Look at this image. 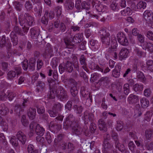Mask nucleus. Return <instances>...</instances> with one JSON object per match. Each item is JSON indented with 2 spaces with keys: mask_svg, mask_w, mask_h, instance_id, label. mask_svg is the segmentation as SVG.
<instances>
[{
  "mask_svg": "<svg viewBox=\"0 0 153 153\" xmlns=\"http://www.w3.org/2000/svg\"><path fill=\"white\" fill-rule=\"evenodd\" d=\"M79 122L78 119H75L73 114H69L65 119L63 127L65 130L71 128L73 134L79 135L82 133L83 131L82 129L79 124Z\"/></svg>",
  "mask_w": 153,
  "mask_h": 153,
  "instance_id": "obj_1",
  "label": "nucleus"
},
{
  "mask_svg": "<svg viewBox=\"0 0 153 153\" xmlns=\"http://www.w3.org/2000/svg\"><path fill=\"white\" fill-rule=\"evenodd\" d=\"M47 95L48 97L51 99L56 96L60 101L63 102L67 100L69 97L67 91L61 86H59L57 89L54 88L51 89Z\"/></svg>",
  "mask_w": 153,
  "mask_h": 153,
  "instance_id": "obj_2",
  "label": "nucleus"
},
{
  "mask_svg": "<svg viewBox=\"0 0 153 153\" xmlns=\"http://www.w3.org/2000/svg\"><path fill=\"white\" fill-rule=\"evenodd\" d=\"M19 20L20 25L29 30V26L34 23L33 17L28 13H25L24 15L21 13L19 17Z\"/></svg>",
  "mask_w": 153,
  "mask_h": 153,
  "instance_id": "obj_3",
  "label": "nucleus"
},
{
  "mask_svg": "<svg viewBox=\"0 0 153 153\" xmlns=\"http://www.w3.org/2000/svg\"><path fill=\"white\" fill-rule=\"evenodd\" d=\"M70 29V30L68 29L65 33V34L69 35L70 36L65 37L64 38V40L67 48L71 49L75 46V45L72 43L70 39L72 38L71 35L72 32L73 31L76 33L78 32L80 30V27L77 25L74 24L71 27Z\"/></svg>",
  "mask_w": 153,
  "mask_h": 153,
  "instance_id": "obj_4",
  "label": "nucleus"
},
{
  "mask_svg": "<svg viewBox=\"0 0 153 153\" xmlns=\"http://www.w3.org/2000/svg\"><path fill=\"white\" fill-rule=\"evenodd\" d=\"M99 33L101 42L107 47H108L112 44L113 41H117L114 36H111L110 33L107 32L104 29L101 30Z\"/></svg>",
  "mask_w": 153,
  "mask_h": 153,
  "instance_id": "obj_5",
  "label": "nucleus"
},
{
  "mask_svg": "<svg viewBox=\"0 0 153 153\" xmlns=\"http://www.w3.org/2000/svg\"><path fill=\"white\" fill-rule=\"evenodd\" d=\"M36 59L34 58H31L28 61L25 59L22 62L21 65L23 69L25 71H33L35 69L36 65Z\"/></svg>",
  "mask_w": 153,
  "mask_h": 153,
  "instance_id": "obj_6",
  "label": "nucleus"
},
{
  "mask_svg": "<svg viewBox=\"0 0 153 153\" xmlns=\"http://www.w3.org/2000/svg\"><path fill=\"white\" fill-rule=\"evenodd\" d=\"M59 68L60 74H62L65 71L70 73L74 70L71 62L68 61L65 63L60 64L59 65Z\"/></svg>",
  "mask_w": 153,
  "mask_h": 153,
  "instance_id": "obj_7",
  "label": "nucleus"
},
{
  "mask_svg": "<svg viewBox=\"0 0 153 153\" xmlns=\"http://www.w3.org/2000/svg\"><path fill=\"white\" fill-rule=\"evenodd\" d=\"M68 84L71 87L70 92L73 97H76L78 93V88L77 86V83L74 79H71L69 80Z\"/></svg>",
  "mask_w": 153,
  "mask_h": 153,
  "instance_id": "obj_8",
  "label": "nucleus"
},
{
  "mask_svg": "<svg viewBox=\"0 0 153 153\" xmlns=\"http://www.w3.org/2000/svg\"><path fill=\"white\" fill-rule=\"evenodd\" d=\"M27 100L24 99L22 103L21 104H17L15 105L14 112L19 116H20L24 110V108L27 106Z\"/></svg>",
  "mask_w": 153,
  "mask_h": 153,
  "instance_id": "obj_9",
  "label": "nucleus"
},
{
  "mask_svg": "<svg viewBox=\"0 0 153 153\" xmlns=\"http://www.w3.org/2000/svg\"><path fill=\"white\" fill-rule=\"evenodd\" d=\"M82 120L85 124H88L89 121L92 122L94 120V115L92 113L90 112L88 110L85 111L82 117Z\"/></svg>",
  "mask_w": 153,
  "mask_h": 153,
  "instance_id": "obj_10",
  "label": "nucleus"
},
{
  "mask_svg": "<svg viewBox=\"0 0 153 153\" xmlns=\"http://www.w3.org/2000/svg\"><path fill=\"white\" fill-rule=\"evenodd\" d=\"M117 37L118 42L122 45L126 46L128 45V42L126 36L123 33H119Z\"/></svg>",
  "mask_w": 153,
  "mask_h": 153,
  "instance_id": "obj_11",
  "label": "nucleus"
},
{
  "mask_svg": "<svg viewBox=\"0 0 153 153\" xmlns=\"http://www.w3.org/2000/svg\"><path fill=\"white\" fill-rule=\"evenodd\" d=\"M40 30L38 27H35L31 28L30 30V33L31 37L34 39L42 38V37L40 34Z\"/></svg>",
  "mask_w": 153,
  "mask_h": 153,
  "instance_id": "obj_12",
  "label": "nucleus"
},
{
  "mask_svg": "<svg viewBox=\"0 0 153 153\" xmlns=\"http://www.w3.org/2000/svg\"><path fill=\"white\" fill-rule=\"evenodd\" d=\"M79 59L80 65L82 66V68L86 72L89 73V70L87 67V59L86 56L84 54H82L80 56Z\"/></svg>",
  "mask_w": 153,
  "mask_h": 153,
  "instance_id": "obj_13",
  "label": "nucleus"
},
{
  "mask_svg": "<svg viewBox=\"0 0 153 153\" xmlns=\"http://www.w3.org/2000/svg\"><path fill=\"white\" fill-rule=\"evenodd\" d=\"M93 7L99 13L100 15L103 14L107 9V7L105 5H103L100 3H94L92 4Z\"/></svg>",
  "mask_w": 153,
  "mask_h": 153,
  "instance_id": "obj_14",
  "label": "nucleus"
},
{
  "mask_svg": "<svg viewBox=\"0 0 153 153\" xmlns=\"http://www.w3.org/2000/svg\"><path fill=\"white\" fill-rule=\"evenodd\" d=\"M103 153H110L111 151L113 150L114 148L113 145L110 144L109 141H107L106 140L103 141Z\"/></svg>",
  "mask_w": 153,
  "mask_h": 153,
  "instance_id": "obj_15",
  "label": "nucleus"
},
{
  "mask_svg": "<svg viewBox=\"0 0 153 153\" xmlns=\"http://www.w3.org/2000/svg\"><path fill=\"white\" fill-rule=\"evenodd\" d=\"M80 94L83 97H86L88 96V97L87 98V100L90 101V103L92 102V96L89 94H88L89 92L87 88L84 86L82 87L80 89Z\"/></svg>",
  "mask_w": 153,
  "mask_h": 153,
  "instance_id": "obj_16",
  "label": "nucleus"
},
{
  "mask_svg": "<svg viewBox=\"0 0 153 153\" xmlns=\"http://www.w3.org/2000/svg\"><path fill=\"white\" fill-rule=\"evenodd\" d=\"M16 137L22 144H25L27 137L23 132L21 131H18L16 134Z\"/></svg>",
  "mask_w": 153,
  "mask_h": 153,
  "instance_id": "obj_17",
  "label": "nucleus"
},
{
  "mask_svg": "<svg viewBox=\"0 0 153 153\" xmlns=\"http://www.w3.org/2000/svg\"><path fill=\"white\" fill-rule=\"evenodd\" d=\"M13 30L16 33L22 36L26 34L27 33L28 30L24 27H22V28L21 29L18 26L16 25L14 28Z\"/></svg>",
  "mask_w": 153,
  "mask_h": 153,
  "instance_id": "obj_18",
  "label": "nucleus"
},
{
  "mask_svg": "<svg viewBox=\"0 0 153 153\" xmlns=\"http://www.w3.org/2000/svg\"><path fill=\"white\" fill-rule=\"evenodd\" d=\"M83 33H82L76 34L72 38V40H71V39H70L72 43H73V42L75 44H78L82 41L83 39Z\"/></svg>",
  "mask_w": 153,
  "mask_h": 153,
  "instance_id": "obj_19",
  "label": "nucleus"
},
{
  "mask_svg": "<svg viewBox=\"0 0 153 153\" xmlns=\"http://www.w3.org/2000/svg\"><path fill=\"white\" fill-rule=\"evenodd\" d=\"M36 86L37 87L36 91L37 93H42L45 90V84L41 81H37Z\"/></svg>",
  "mask_w": 153,
  "mask_h": 153,
  "instance_id": "obj_20",
  "label": "nucleus"
},
{
  "mask_svg": "<svg viewBox=\"0 0 153 153\" xmlns=\"http://www.w3.org/2000/svg\"><path fill=\"white\" fill-rule=\"evenodd\" d=\"M121 67L119 65H117L112 71V76L115 78H118L120 74Z\"/></svg>",
  "mask_w": 153,
  "mask_h": 153,
  "instance_id": "obj_21",
  "label": "nucleus"
},
{
  "mask_svg": "<svg viewBox=\"0 0 153 153\" xmlns=\"http://www.w3.org/2000/svg\"><path fill=\"white\" fill-rule=\"evenodd\" d=\"M129 53L128 49L126 48H123L121 50L119 53L120 59L122 60L126 58Z\"/></svg>",
  "mask_w": 153,
  "mask_h": 153,
  "instance_id": "obj_22",
  "label": "nucleus"
},
{
  "mask_svg": "<svg viewBox=\"0 0 153 153\" xmlns=\"http://www.w3.org/2000/svg\"><path fill=\"white\" fill-rule=\"evenodd\" d=\"M128 100L130 104L137 103L139 101V97L131 94L129 95L128 98Z\"/></svg>",
  "mask_w": 153,
  "mask_h": 153,
  "instance_id": "obj_23",
  "label": "nucleus"
},
{
  "mask_svg": "<svg viewBox=\"0 0 153 153\" xmlns=\"http://www.w3.org/2000/svg\"><path fill=\"white\" fill-rule=\"evenodd\" d=\"M143 17L146 21L151 22L153 20V13L151 11L146 10L143 13Z\"/></svg>",
  "mask_w": 153,
  "mask_h": 153,
  "instance_id": "obj_24",
  "label": "nucleus"
},
{
  "mask_svg": "<svg viewBox=\"0 0 153 153\" xmlns=\"http://www.w3.org/2000/svg\"><path fill=\"white\" fill-rule=\"evenodd\" d=\"M98 124L99 128L101 131L103 132L107 131V128L105 122L103 119H101L99 120Z\"/></svg>",
  "mask_w": 153,
  "mask_h": 153,
  "instance_id": "obj_25",
  "label": "nucleus"
},
{
  "mask_svg": "<svg viewBox=\"0 0 153 153\" xmlns=\"http://www.w3.org/2000/svg\"><path fill=\"white\" fill-rule=\"evenodd\" d=\"M53 52V50L51 45L49 43H47L46 46L45 52L44 53L46 56H49L51 57Z\"/></svg>",
  "mask_w": 153,
  "mask_h": 153,
  "instance_id": "obj_26",
  "label": "nucleus"
},
{
  "mask_svg": "<svg viewBox=\"0 0 153 153\" xmlns=\"http://www.w3.org/2000/svg\"><path fill=\"white\" fill-rule=\"evenodd\" d=\"M36 109L32 108H30L27 111V114L29 118L33 120L36 116Z\"/></svg>",
  "mask_w": 153,
  "mask_h": 153,
  "instance_id": "obj_27",
  "label": "nucleus"
},
{
  "mask_svg": "<svg viewBox=\"0 0 153 153\" xmlns=\"http://www.w3.org/2000/svg\"><path fill=\"white\" fill-rule=\"evenodd\" d=\"M113 43L111 44V47H109L107 50L108 52L111 54H112L116 51L117 47V41H113Z\"/></svg>",
  "mask_w": 153,
  "mask_h": 153,
  "instance_id": "obj_28",
  "label": "nucleus"
},
{
  "mask_svg": "<svg viewBox=\"0 0 153 153\" xmlns=\"http://www.w3.org/2000/svg\"><path fill=\"white\" fill-rule=\"evenodd\" d=\"M88 66L91 70H96L98 71H102V70L100 68V67L98 65L96 64L92 61H91L89 63Z\"/></svg>",
  "mask_w": 153,
  "mask_h": 153,
  "instance_id": "obj_29",
  "label": "nucleus"
},
{
  "mask_svg": "<svg viewBox=\"0 0 153 153\" xmlns=\"http://www.w3.org/2000/svg\"><path fill=\"white\" fill-rule=\"evenodd\" d=\"M9 111V109L5 105L2 103L1 104L0 106V114L3 116H4L7 115Z\"/></svg>",
  "mask_w": 153,
  "mask_h": 153,
  "instance_id": "obj_30",
  "label": "nucleus"
},
{
  "mask_svg": "<svg viewBox=\"0 0 153 153\" xmlns=\"http://www.w3.org/2000/svg\"><path fill=\"white\" fill-rule=\"evenodd\" d=\"M143 48L146 50L147 49L150 52H153V44L150 42H146L143 45Z\"/></svg>",
  "mask_w": 153,
  "mask_h": 153,
  "instance_id": "obj_31",
  "label": "nucleus"
},
{
  "mask_svg": "<svg viewBox=\"0 0 153 153\" xmlns=\"http://www.w3.org/2000/svg\"><path fill=\"white\" fill-rule=\"evenodd\" d=\"M45 131V130L44 128L41 126L39 124L36 127L35 131L36 134L40 136H42L44 135Z\"/></svg>",
  "mask_w": 153,
  "mask_h": 153,
  "instance_id": "obj_32",
  "label": "nucleus"
},
{
  "mask_svg": "<svg viewBox=\"0 0 153 153\" xmlns=\"http://www.w3.org/2000/svg\"><path fill=\"white\" fill-rule=\"evenodd\" d=\"M73 109L76 114L78 115L79 117H81L82 111L83 108L82 106H79L77 105H73Z\"/></svg>",
  "mask_w": 153,
  "mask_h": 153,
  "instance_id": "obj_33",
  "label": "nucleus"
},
{
  "mask_svg": "<svg viewBox=\"0 0 153 153\" xmlns=\"http://www.w3.org/2000/svg\"><path fill=\"white\" fill-rule=\"evenodd\" d=\"M64 6L67 10H71L74 7V3L70 1L66 0L64 3Z\"/></svg>",
  "mask_w": 153,
  "mask_h": 153,
  "instance_id": "obj_34",
  "label": "nucleus"
},
{
  "mask_svg": "<svg viewBox=\"0 0 153 153\" xmlns=\"http://www.w3.org/2000/svg\"><path fill=\"white\" fill-rule=\"evenodd\" d=\"M63 106V105L60 103L57 102L53 105L52 108L59 114L62 110Z\"/></svg>",
  "mask_w": 153,
  "mask_h": 153,
  "instance_id": "obj_35",
  "label": "nucleus"
},
{
  "mask_svg": "<svg viewBox=\"0 0 153 153\" xmlns=\"http://www.w3.org/2000/svg\"><path fill=\"white\" fill-rule=\"evenodd\" d=\"M10 37L13 46L16 45L18 44V39L16 35L13 31L11 32Z\"/></svg>",
  "mask_w": 153,
  "mask_h": 153,
  "instance_id": "obj_36",
  "label": "nucleus"
},
{
  "mask_svg": "<svg viewBox=\"0 0 153 153\" xmlns=\"http://www.w3.org/2000/svg\"><path fill=\"white\" fill-rule=\"evenodd\" d=\"M110 80L109 78L107 76H104L101 77L98 80V82L100 84L101 83L105 85L108 84L110 82Z\"/></svg>",
  "mask_w": 153,
  "mask_h": 153,
  "instance_id": "obj_37",
  "label": "nucleus"
},
{
  "mask_svg": "<svg viewBox=\"0 0 153 153\" xmlns=\"http://www.w3.org/2000/svg\"><path fill=\"white\" fill-rule=\"evenodd\" d=\"M145 135L146 139L147 140H150L153 135V129H148L146 130L145 132Z\"/></svg>",
  "mask_w": 153,
  "mask_h": 153,
  "instance_id": "obj_38",
  "label": "nucleus"
},
{
  "mask_svg": "<svg viewBox=\"0 0 153 153\" xmlns=\"http://www.w3.org/2000/svg\"><path fill=\"white\" fill-rule=\"evenodd\" d=\"M81 11L83 9L85 10V13L86 15L90 14V11L87 12L86 10H88L89 9L88 3L86 1H84L82 2L81 4Z\"/></svg>",
  "mask_w": 153,
  "mask_h": 153,
  "instance_id": "obj_39",
  "label": "nucleus"
},
{
  "mask_svg": "<svg viewBox=\"0 0 153 153\" xmlns=\"http://www.w3.org/2000/svg\"><path fill=\"white\" fill-rule=\"evenodd\" d=\"M121 13L123 16H127L131 15L132 13V11L131 9L129 7H126L124 10L121 11Z\"/></svg>",
  "mask_w": 153,
  "mask_h": 153,
  "instance_id": "obj_40",
  "label": "nucleus"
},
{
  "mask_svg": "<svg viewBox=\"0 0 153 153\" xmlns=\"http://www.w3.org/2000/svg\"><path fill=\"white\" fill-rule=\"evenodd\" d=\"M76 148V145L72 142H69L67 143V148L69 153L73 152Z\"/></svg>",
  "mask_w": 153,
  "mask_h": 153,
  "instance_id": "obj_41",
  "label": "nucleus"
},
{
  "mask_svg": "<svg viewBox=\"0 0 153 153\" xmlns=\"http://www.w3.org/2000/svg\"><path fill=\"white\" fill-rule=\"evenodd\" d=\"M13 4L17 11H21L23 7V5L22 4L18 1H14L13 2Z\"/></svg>",
  "mask_w": 153,
  "mask_h": 153,
  "instance_id": "obj_42",
  "label": "nucleus"
},
{
  "mask_svg": "<svg viewBox=\"0 0 153 153\" xmlns=\"http://www.w3.org/2000/svg\"><path fill=\"white\" fill-rule=\"evenodd\" d=\"M141 105L142 107L145 108L147 107L149 104V100L145 98H143L140 99Z\"/></svg>",
  "mask_w": 153,
  "mask_h": 153,
  "instance_id": "obj_43",
  "label": "nucleus"
},
{
  "mask_svg": "<svg viewBox=\"0 0 153 153\" xmlns=\"http://www.w3.org/2000/svg\"><path fill=\"white\" fill-rule=\"evenodd\" d=\"M135 51L137 56L140 58L144 57L146 56V53L141 51L138 48H136Z\"/></svg>",
  "mask_w": 153,
  "mask_h": 153,
  "instance_id": "obj_44",
  "label": "nucleus"
},
{
  "mask_svg": "<svg viewBox=\"0 0 153 153\" xmlns=\"http://www.w3.org/2000/svg\"><path fill=\"white\" fill-rule=\"evenodd\" d=\"M7 97L10 101H11L16 96V93L10 91H8L7 92Z\"/></svg>",
  "mask_w": 153,
  "mask_h": 153,
  "instance_id": "obj_45",
  "label": "nucleus"
},
{
  "mask_svg": "<svg viewBox=\"0 0 153 153\" xmlns=\"http://www.w3.org/2000/svg\"><path fill=\"white\" fill-rule=\"evenodd\" d=\"M33 145L31 144H29L27 147V151L28 153H38V150L37 149H34Z\"/></svg>",
  "mask_w": 153,
  "mask_h": 153,
  "instance_id": "obj_46",
  "label": "nucleus"
},
{
  "mask_svg": "<svg viewBox=\"0 0 153 153\" xmlns=\"http://www.w3.org/2000/svg\"><path fill=\"white\" fill-rule=\"evenodd\" d=\"M56 81L54 79H53L51 78H48L47 79V81L48 82L49 86L50 88V90L53 88V85H56L58 84V83L56 84ZM53 88H55V86H54Z\"/></svg>",
  "mask_w": 153,
  "mask_h": 153,
  "instance_id": "obj_47",
  "label": "nucleus"
},
{
  "mask_svg": "<svg viewBox=\"0 0 153 153\" xmlns=\"http://www.w3.org/2000/svg\"><path fill=\"white\" fill-rule=\"evenodd\" d=\"M25 7L27 11H30L33 7L32 4L30 1H26L25 4Z\"/></svg>",
  "mask_w": 153,
  "mask_h": 153,
  "instance_id": "obj_48",
  "label": "nucleus"
},
{
  "mask_svg": "<svg viewBox=\"0 0 153 153\" xmlns=\"http://www.w3.org/2000/svg\"><path fill=\"white\" fill-rule=\"evenodd\" d=\"M146 64L148 70L153 72V61L152 60H148L147 61Z\"/></svg>",
  "mask_w": 153,
  "mask_h": 153,
  "instance_id": "obj_49",
  "label": "nucleus"
},
{
  "mask_svg": "<svg viewBox=\"0 0 153 153\" xmlns=\"http://www.w3.org/2000/svg\"><path fill=\"white\" fill-rule=\"evenodd\" d=\"M111 137L114 141L115 146H117L119 142L117 133L113 132L111 134Z\"/></svg>",
  "mask_w": 153,
  "mask_h": 153,
  "instance_id": "obj_50",
  "label": "nucleus"
},
{
  "mask_svg": "<svg viewBox=\"0 0 153 153\" xmlns=\"http://www.w3.org/2000/svg\"><path fill=\"white\" fill-rule=\"evenodd\" d=\"M49 126L50 130L52 131H55L57 130V124L54 121L51 122Z\"/></svg>",
  "mask_w": 153,
  "mask_h": 153,
  "instance_id": "obj_51",
  "label": "nucleus"
},
{
  "mask_svg": "<svg viewBox=\"0 0 153 153\" xmlns=\"http://www.w3.org/2000/svg\"><path fill=\"white\" fill-rule=\"evenodd\" d=\"M16 73L15 71H10L7 73V77L10 80H12L16 76Z\"/></svg>",
  "mask_w": 153,
  "mask_h": 153,
  "instance_id": "obj_52",
  "label": "nucleus"
},
{
  "mask_svg": "<svg viewBox=\"0 0 153 153\" xmlns=\"http://www.w3.org/2000/svg\"><path fill=\"white\" fill-rule=\"evenodd\" d=\"M143 85H139L138 84H136L133 87V90L135 92L141 91L143 90Z\"/></svg>",
  "mask_w": 153,
  "mask_h": 153,
  "instance_id": "obj_53",
  "label": "nucleus"
},
{
  "mask_svg": "<svg viewBox=\"0 0 153 153\" xmlns=\"http://www.w3.org/2000/svg\"><path fill=\"white\" fill-rule=\"evenodd\" d=\"M153 114V112L152 111H148L146 112L145 114L144 119L146 120L147 122H149L150 121L151 118Z\"/></svg>",
  "mask_w": 153,
  "mask_h": 153,
  "instance_id": "obj_54",
  "label": "nucleus"
},
{
  "mask_svg": "<svg viewBox=\"0 0 153 153\" xmlns=\"http://www.w3.org/2000/svg\"><path fill=\"white\" fill-rule=\"evenodd\" d=\"M137 77L142 82H144L145 81V76L143 73L141 71H139L137 73Z\"/></svg>",
  "mask_w": 153,
  "mask_h": 153,
  "instance_id": "obj_55",
  "label": "nucleus"
},
{
  "mask_svg": "<svg viewBox=\"0 0 153 153\" xmlns=\"http://www.w3.org/2000/svg\"><path fill=\"white\" fill-rule=\"evenodd\" d=\"M146 6V3L145 2L140 1L137 5V8L140 9L141 8L144 9Z\"/></svg>",
  "mask_w": 153,
  "mask_h": 153,
  "instance_id": "obj_56",
  "label": "nucleus"
},
{
  "mask_svg": "<svg viewBox=\"0 0 153 153\" xmlns=\"http://www.w3.org/2000/svg\"><path fill=\"white\" fill-rule=\"evenodd\" d=\"M100 77V74L97 73H94L92 74L90 80L91 82H93L94 80L97 79Z\"/></svg>",
  "mask_w": 153,
  "mask_h": 153,
  "instance_id": "obj_57",
  "label": "nucleus"
},
{
  "mask_svg": "<svg viewBox=\"0 0 153 153\" xmlns=\"http://www.w3.org/2000/svg\"><path fill=\"white\" fill-rule=\"evenodd\" d=\"M21 121L24 126L26 127L28 126L29 123L28 120L26 119L25 115H23L22 116Z\"/></svg>",
  "mask_w": 153,
  "mask_h": 153,
  "instance_id": "obj_58",
  "label": "nucleus"
},
{
  "mask_svg": "<svg viewBox=\"0 0 153 153\" xmlns=\"http://www.w3.org/2000/svg\"><path fill=\"white\" fill-rule=\"evenodd\" d=\"M81 0H76L75 4V7L78 10V12L81 11Z\"/></svg>",
  "mask_w": 153,
  "mask_h": 153,
  "instance_id": "obj_59",
  "label": "nucleus"
},
{
  "mask_svg": "<svg viewBox=\"0 0 153 153\" xmlns=\"http://www.w3.org/2000/svg\"><path fill=\"white\" fill-rule=\"evenodd\" d=\"M37 112L40 114H43L45 112L44 108L41 105H37L36 106Z\"/></svg>",
  "mask_w": 153,
  "mask_h": 153,
  "instance_id": "obj_60",
  "label": "nucleus"
},
{
  "mask_svg": "<svg viewBox=\"0 0 153 153\" xmlns=\"http://www.w3.org/2000/svg\"><path fill=\"white\" fill-rule=\"evenodd\" d=\"M54 110L52 108V110H48V113L50 114V116L51 117H55L59 114L58 113Z\"/></svg>",
  "mask_w": 153,
  "mask_h": 153,
  "instance_id": "obj_61",
  "label": "nucleus"
},
{
  "mask_svg": "<svg viewBox=\"0 0 153 153\" xmlns=\"http://www.w3.org/2000/svg\"><path fill=\"white\" fill-rule=\"evenodd\" d=\"M65 137V135L63 134H59L56 138L55 139V141L56 142H60L62 141L63 139Z\"/></svg>",
  "mask_w": 153,
  "mask_h": 153,
  "instance_id": "obj_62",
  "label": "nucleus"
},
{
  "mask_svg": "<svg viewBox=\"0 0 153 153\" xmlns=\"http://www.w3.org/2000/svg\"><path fill=\"white\" fill-rule=\"evenodd\" d=\"M44 15L46 17L49 18L51 19H52L54 18V13L52 11H50L49 13L48 11H46Z\"/></svg>",
  "mask_w": 153,
  "mask_h": 153,
  "instance_id": "obj_63",
  "label": "nucleus"
},
{
  "mask_svg": "<svg viewBox=\"0 0 153 153\" xmlns=\"http://www.w3.org/2000/svg\"><path fill=\"white\" fill-rule=\"evenodd\" d=\"M17 138H16L15 136L12 137L10 140V142L13 146H17L19 144Z\"/></svg>",
  "mask_w": 153,
  "mask_h": 153,
  "instance_id": "obj_64",
  "label": "nucleus"
}]
</instances>
